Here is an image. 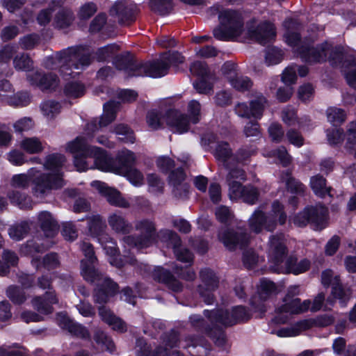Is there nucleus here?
I'll list each match as a JSON object with an SVG mask.
<instances>
[{"mask_svg": "<svg viewBox=\"0 0 356 356\" xmlns=\"http://www.w3.org/2000/svg\"><path fill=\"white\" fill-rule=\"evenodd\" d=\"M66 150L74 156V164L78 171L97 168L102 171L122 174L135 163L136 156L129 149L120 151L115 161L100 147L88 145L84 138L76 137L66 145Z\"/></svg>", "mask_w": 356, "mask_h": 356, "instance_id": "obj_1", "label": "nucleus"}, {"mask_svg": "<svg viewBox=\"0 0 356 356\" xmlns=\"http://www.w3.org/2000/svg\"><path fill=\"white\" fill-rule=\"evenodd\" d=\"M81 249L86 257L81 263V275L87 282H96L94 301L99 304L106 303L111 297L118 293V286L109 277L95 270L94 263L97 258L95 257L93 248L90 243L83 242L81 244Z\"/></svg>", "mask_w": 356, "mask_h": 356, "instance_id": "obj_2", "label": "nucleus"}, {"mask_svg": "<svg viewBox=\"0 0 356 356\" xmlns=\"http://www.w3.org/2000/svg\"><path fill=\"white\" fill-rule=\"evenodd\" d=\"M65 162V157L63 155L51 154L47 157L44 164V168L51 172L35 176L33 168L29 170V175L33 177L31 193L35 198L43 200L53 190L60 189L65 186L63 174L60 170Z\"/></svg>", "mask_w": 356, "mask_h": 356, "instance_id": "obj_3", "label": "nucleus"}, {"mask_svg": "<svg viewBox=\"0 0 356 356\" xmlns=\"http://www.w3.org/2000/svg\"><path fill=\"white\" fill-rule=\"evenodd\" d=\"M91 54L88 49L82 46L70 47L48 57L45 66L49 69H59L66 79L74 76L72 70H83L91 63Z\"/></svg>", "mask_w": 356, "mask_h": 356, "instance_id": "obj_4", "label": "nucleus"}, {"mask_svg": "<svg viewBox=\"0 0 356 356\" xmlns=\"http://www.w3.org/2000/svg\"><path fill=\"white\" fill-rule=\"evenodd\" d=\"M284 38L286 42L306 62H323L326 60L328 54V58L332 64H336L337 60L342 58L341 52L338 49H333L327 42L316 48H311L300 40L298 33L290 31L289 30L285 33Z\"/></svg>", "mask_w": 356, "mask_h": 356, "instance_id": "obj_5", "label": "nucleus"}, {"mask_svg": "<svg viewBox=\"0 0 356 356\" xmlns=\"http://www.w3.org/2000/svg\"><path fill=\"white\" fill-rule=\"evenodd\" d=\"M220 26L213 31L214 37L220 40H229L241 35L243 21L236 11L225 10L219 14Z\"/></svg>", "mask_w": 356, "mask_h": 356, "instance_id": "obj_6", "label": "nucleus"}, {"mask_svg": "<svg viewBox=\"0 0 356 356\" xmlns=\"http://www.w3.org/2000/svg\"><path fill=\"white\" fill-rule=\"evenodd\" d=\"M51 246V242L41 243L38 241H30L21 247L20 251L22 254L30 255L33 257L31 264L37 270H40L42 267L47 270H51L58 267L60 264L58 256L56 253L47 254L42 259L34 256L35 253L42 252Z\"/></svg>", "mask_w": 356, "mask_h": 356, "instance_id": "obj_7", "label": "nucleus"}, {"mask_svg": "<svg viewBox=\"0 0 356 356\" xmlns=\"http://www.w3.org/2000/svg\"><path fill=\"white\" fill-rule=\"evenodd\" d=\"M169 65L163 59L145 63L133 64L126 63L124 67L120 68L124 70L128 76H149L152 78H159L165 76L168 71Z\"/></svg>", "mask_w": 356, "mask_h": 356, "instance_id": "obj_8", "label": "nucleus"}, {"mask_svg": "<svg viewBox=\"0 0 356 356\" xmlns=\"http://www.w3.org/2000/svg\"><path fill=\"white\" fill-rule=\"evenodd\" d=\"M327 209L323 206L306 208L298 213L291 220L298 227H305L310 223L314 229L321 230L327 224Z\"/></svg>", "mask_w": 356, "mask_h": 356, "instance_id": "obj_9", "label": "nucleus"}, {"mask_svg": "<svg viewBox=\"0 0 356 356\" xmlns=\"http://www.w3.org/2000/svg\"><path fill=\"white\" fill-rule=\"evenodd\" d=\"M267 254L272 270L277 273H284L283 264L286 258L288 250L282 235H273L270 237Z\"/></svg>", "mask_w": 356, "mask_h": 356, "instance_id": "obj_10", "label": "nucleus"}, {"mask_svg": "<svg viewBox=\"0 0 356 356\" xmlns=\"http://www.w3.org/2000/svg\"><path fill=\"white\" fill-rule=\"evenodd\" d=\"M309 300L300 302L299 298L284 299V303L275 309V316L271 320L270 326L282 325L288 322L291 314L306 312L310 307Z\"/></svg>", "mask_w": 356, "mask_h": 356, "instance_id": "obj_11", "label": "nucleus"}, {"mask_svg": "<svg viewBox=\"0 0 356 356\" xmlns=\"http://www.w3.org/2000/svg\"><path fill=\"white\" fill-rule=\"evenodd\" d=\"M204 312L211 322L219 323L227 326L247 321L250 318L249 312L242 306L233 307L231 312L223 310L205 311Z\"/></svg>", "mask_w": 356, "mask_h": 356, "instance_id": "obj_12", "label": "nucleus"}, {"mask_svg": "<svg viewBox=\"0 0 356 356\" xmlns=\"http://www.w3.org/2000/svg\"><path fill=\"white\" fill-rule=\"evenodd\" d=\"M118 108V104L115 102H109L104 106V113L98 123L96 120H92L86 126L85 135L79 136L85 138L86 144L93 138L94 134L100 128L105 127L111 123L115 118V114Z\"/></svg>", "mask_w": 356, "mask_h": 356, "instance_id": "obj_13", "label": "nucleus"}, {"mask_svg": "<svg viewBox=\"0 0 356 356\" xmlns=\"http://www.w3.org/2000/svg\"><path fill=\"white\" fill-rule=\"evenodd\" d=\"M278 293L277 286L272 281L262 279L257 286V293L251 298V305L256 312L266 311V302Z\"/></svg>", "mask_w": 356, "mask_h": 356, "instance_id": "obj_14", "label": "nucleus"}, {"mask_svg": "<svg viewBox=\"0 0 356 356\" xmlns=\"http://www.w3.org/2000/svg\"><path fill=\"white\" fill-rule=\"evenodd\" d=\"M267 104L266 97L261 94H257L249 105L244 102L237 104L235 106V112L241 118L260 119Z\"/></svg>", "mask_w": 356, "mask_h": 356, "instance_id": "obj_15", "label": "nucleus"}, {"mask_svg": "<svg viewBox=\"0 0 356 356\" xmlns=\"http://www.w3.org/2000/svg\"><path fill=\"white\" fill-rule=\"evenodd\" d=\"M165 124L174 133L184 134L190 129L191 120L187 115L177 109H168L165 112Z\"/></svg>", "mask_w": 356, "mask_h": 356, "instance_id": "obj_16", "label": "nucleus"}, {"mask_svg": "<svg viewBox=\"0 0 356 356\" xmlns=\"http://www.w3.org/2000/svg\"><path fill=\"white\" fill-rule=\"evenodd\" d=\"M202 284L199 287V293L205 303L210 305L213 302L212 291L218 286V280L210 269H204L200 272Z\"/></svg>", "mask_w": 356, "mask_h": 356, "instance_id": "obj_17", "label": "nucleus"}, {"mask_svg": "<svg viewBox=\"0 0 356 356\" xmlns=\"http://www.w3.org/2000/svg\"><path fill=\"white\" fill-rule=\"evenodd\" d=\"M161 238L162 240L168 241V245L172 246L179 261L188 264L192 262V254L188 250L181 248V240L176 233L170 230H164L161 232Z\"/></svg>", "mask_w": 356, "mask_h": 356, "instance_id": "obj_18", "label": "nucleus"}, {"mask_svg": "<svg viewBox=\"0 0 356 356\" xmlns=\"http://www.w3.org/2000/svg\"><path fill=\"white\" fill-rule=\"evenodd\" d=\"M218 238L229 250L241 248L246 245L250 241V236L246 233L225 229L219 232Z\"/></svg>", "mask_w": 356, "mask_h": 356, "instance_id": "obj_19", "label": "nucleus"}, {"mask_svg": "<svg viewBox=\"0 0 356 356\" xmlns=\"http://www.w3.org/2000/svg\"><path fill=\"white\" fill-rule=\"evenodd\" d=\"M91 186L105 196L111 204L122 208H128L129 207V202L122 197L117 190L109 188L105 183L99 181H93L91 183Z\"/></svg>", "mask_w": 356, "mask_h": 356, "instance_id": "obj_20", "label": "nucleus"}, {"mask_svg": "<svg viewBox=\"0 0 356 356\" xmlns=\"http://www.w3.org/2000/svg\"><path fill=\"white\" fill-rule=\"evenodd\" d=\"M249 227L256 234L266 229L273 232L275 229V222L272 218H268L267 216L260 209H256L248 220Z\"/></svg>", "mask_w": 356, "mask_h": 356, "instance_id": "obj_21", "label": "nucleus"}, {"mask_svg": "<svg viewBox=\"0 0 356 356\" xmlns=\"http://www.w3.org/2000/svg\"><path fill=\"white\" fill-rule=\"evenodd\" d=\"M57 302L54 291L46 292L44 296H35L31 300L33 307L42 314H51L53 311L52 305Z\"/></svg>", "mask_w": 356, "mask_h": 356, "instance_id": "obj_22", "label": "nucleus"}, {"mask_svg": "<svg viewBox=\"0 0 356 356\" xmlns=\"http://www.w3.org/2000/svg\"><path fill=\"white\" fill-rule=\"evenodd\" d=\"M110 14L122 24L128 25L134 20L133 10L124 0L118 1L111 8Z\"/></svg>", "mask_w": 356, "mask_h": 356, "instance_id": "obj_23", "label": "nucleus"}, {"mask_svg": "<svg viewBox=\"0 0 356 356\" xmlns=\"http://www.w3.org/2000/svg\"><path fill=\"white\" fill-rule=\"evenodd\" d=\"M248 34L250 38L264 44L275 36V29L273 24L264 22L259 24L255 29H249Z\"/></svg>", "mask_w": 356, "mask_h": 356, "instance_id": "obj_24", "label": "nucleus"}, {"mask_svg": "<svg viewBox=\"0 0 356 356\" xmlns=\"http://www.w3.org/2000/svg\"><path fill=\"white\" fill-rule=\"evenodd\" d=\"M27 79L32 85H35L42 90L54 89L58 83L57 76L51 73L42 75L38 72H34L29 74Z\"/></svg>", "mask_w": 356, "mask_h": 356, "instance_id": "obj_25", "label": "nucleus"}, {"mask_svg": "<svg viewBox=\"0 0 356 356\" xmlns=\"http://www.w3.org/2000/svg\"><path fill=\"white\" fill-rule=\"evenodd\" d=\"M99 314L106 323L111 328L118 332L122 333L127 330L126 323L120 318L116 316L110 309L106 307H100L99 308Z\"/></svg>", "mask_w": 356, "mask_h": 356, "instance_id": "obj_26", "label": "nucleus"}, {"mask_svg": "<svg viewBox=\"0 0 356 356\" xmlns=\"http://www.w3.org/2000/svg\"><path fill=\"white\" fill-rule=\"evenodd\" d=\"M152 276L154 280L165 284L173 291L178 292L182 289L181 284L168 270L162 267L155 268Z\"/></svg>", "mask_w": 356, "mask_h": 356, "instance_id": "obj_27", "label": "nucleus"}, {"mask_svg": "<svg viewBox=\"0 0 356 356\" xmlns=\"http://www.w3.org/2000/svg\"><path fill=\"white\" fill-rule=\"evenodd\" d=\"M57 321L60 327L67 330L72 334L83 339L89 337V332L86 327L72 321L65 315L59 314Z\"/></svg>", "mask_w": 356, "mask_h": 356, "instance_id": "obj_28", "label": "nucleus"}, {"mask_svg": "<svg viewBox=\"0 0 356 356\" xmlns=\"http://www.w3.org/2000/svg\"><path fill=\"white\" fill-rule=\"evenodd\" d=\"M38 220L47 237L52 238L56 234L58 225L51 213L47 211H41L38 213Z\"/></svg>", "mask_w": 356, "mask_h": 356, "instance_id": "obj_29", "label": "nucleus"}, {"mask_svg": "<svg viewBox=\"0 0 356 356\" xmlns=\"http://www.w3.org/2000/svg\"><path fill=\"white\" fill-rule=\"evenodd\" d=\"M108 223L113 231L118 234L129 233L131 229V224L120 213H113L108 217Z\"/></svg>", "mask_w": 356, "mask_h": 356, "instance_id": "obj_30", "label": "nucleus"}, {"mask_svg": "<svg viewBox=\"0 0 356 356\" xmlns=\"http://www.w3.org/2000/svg\"><path fill=\"white\" fill-rule=\"evenodd\" d=\"M351 294V290L349 288H343L341 284H339L338 286H332L331 296L327 299L325 309H330V306H332L337 299L339 300L341 306H345L350 300Z\"/></svg>", "mask_w": 356, "mask_h": 356, "instance_id": "obj_31", "label": "nucleus"}, {"mask_svg": "<svg viewBox=\"0 0 356 356\" xmlns=\"http://www.w3.org/2000/svg\"><path fill=\"white\" fill-rule=\"evenodd\" d=\"M98 241L102 245L104 250L106 252V254L111 257L109 259L110 264L117 267L122 266V262L117 261V259L115 258V257L118 255L116 243L108 234H102L100 235Z\"/></svg>", "mask_w": 356, "mask_h": 356, "instance_id": "obj_32", "label": "nucleus"}, {"mask_svg": "<svg viewBox=\"0 0 356 356\" xmlns=\"http://www.w3.org/2000/svg\"><path fill=\"white\" fill-rule=\"evenodd\" d=\"M135 228L141 234L143 241L149 245L156 232L154 223L148 219L138 220L135 222Z\"/></svg>", "mask_w": 356, "mask_h": 356, "instance_id": "obj_33", "label": "nucleus"}, {"mask_svg": "<svg viewBox=\"0 0 356 356\" xmlns=\"http://www.w3.org/2000/svg\"><path fill=\"white\" fill-rule=\"evenodd\" d=\"M136 347L138 348V356H181L177 350L168 352V349L159 348L152 355L150 354L149 347L147 345L145 341L143 339H138L136 341Z\"/></svg>", "mask_w": 356, "mask_h": 356, "instance_id": "obj_34", "label": "nucleus"}, {"mask_svg": "<svg viewBox=\"0 0 356 356\" xmlns=\"http://www.w3.org/2000/svg\"><path fill=\"white\" fill-rule=\"evenodd\" d=\"M268 218H272L275 220V228L277 224L281 225L285 224L287 218L286 213L284 211V205L278 200H275L271 205V210L268 215Z\"/></svg>", "mask_w": 356, "mask_h": 356, "instance_id": "obj_35", "label": "nucleus"}, {"mask_svg": "<svg viewBox=\"0 0 356 356\" xmlns=\"http://www.w3.org/2000/svg\"><path fill=\"white\" fill-rule=\"evenodd\" d=\"M286 267L284 266V272H289L295 275H298L307 271L310 267V261L304 259L299 262L294 261L293 259H290L285 263Z\"/></svg>", "mask_w": 356, "mask_h": 356, "instance_id": "obj_36", "label": "nucleus"}, {"mask_svg": "<svg viewBox=\"0 0 356 356\" xmlns=\"http://www.w3.org/2000/svg\"><path fill=\"white\" fill-rule=\"evenodd\" d=\"M281 179L285 183L287 188L292 193L301 194L305 191V186L299 181L292 177L291 173L288 171L283 172Z\"/></svg>", "mask_w": 356, "mask_h": 356, "instance_id": "obj_37", "label": "nucleus"}, {"mask_svg": "<svg viewBox=\"0 0 356 356\" xmlns=\"http://www.w3.org/2000/svg\"><path fill=\"white\" fill-rule=\"evenodd\" d=\"M8 197L12 204L18 206L21 209H30L32 207V202L30 197L19 191H13L9 192Z\"/></svg>", "mask_w": 356, "mask_h": 356, "instance_id": "obj_38", "label": "nucleus"}, {"mask_svg": "<svg viewBox=\"0 0 356 356\" xmlns=\"http://www.w3.org/2000/svg\"><path fill=\"white\" fill-rule=\"evenodd\" d=\"M30 226L26 222L11 226L8 229V235L14 241H20L23 239L29 232Z\"/></svg>", "mask_w": 356, "mask_h": 356, "instance_id": "obj_39", "label": "nucleus"}, {"mask_svg": "<svg viewBox=\"0 0 356 356\" xmlns=\"http://www.w3.org/2000/svg\"><path fill=\"white\" fill-rule=\"evenodd\" d=\"M243 265L248 269L254 268L264 260L254 250L249 249L244 251L242 257Z\"/></svg>", "mask_w": 356, "mask_h": 356, "instance_id": "obj_40", "label": "nucleus"}, {"mask_svg": "<svg viewBox=\"0 0 356 356\" xmlns=\"http://www.w3.org/2000/svg\"><path fill=\"white\" fill-rule=\"evenodd\" d=\"M165 113H161L152 110L147 113L146 120L149 127L153 130H156L163 127L165 124L164 119Z\"/></svg>", "mask_w": 356, "mask_h": 356, "instance_id": "obj_41", "label": "nucleus"}, {"mask_svg": "<svg viewBox=\"0 0 356 356\" xmlns=\"http://www.w3.org/2000/svg\"><path fill=\"white\" fill-rule=\"evenodd\" d=\"M2 259L5 264H0V275L4 276L9 272L10 266L17 264L18 257L14 252L6 250L3 252Z\"/></svg>", "mask_w": 356, "mask_h": 356, "instance_id": "obj_42", "label": "nucleus"}, {"mask_svg": "<svg viewBox=\"0 0 356 356\" xmlns=\"http://www.w3.org/2000/svg\"><path fill=\"white\" fill-rule=\"evenodd\" d=\"M74 19L73 13L70 10L63 9L56 14L54 24L56 27L64 29L69 26Z\"/></svg>", "mask_w": 356, "mask_h": 356, "instance_id": "obj_43", "label": "nucleus"}, {"mask_svg": "<svg viewBox=\"0 0 356 356\" xmlns=\"http://www.w3.org/2000/svg\"><path fill=\"white\" fill-rule=\"evenodd\" d=\"M20 147L29 154H37L42 151L43 146L37 138H26L21 141Z\"/></svg>", "mask_w": 356, "mask_h": 356, "instance_id": "obj_44", "label": "nucleus"}, {"mask_svg": "<svg viewBox=\"0 0 356 356\" xmlns=\"http://www.w3.org/2000/svg\"><path fill=\"white\" fill-rule=\"evenodd\" d=\"M311 187L314 193L319 197H324L330 193V189L326 187L325 179L321 175H316L310 179Z\"/></svg>", "mask_w": 356, "mask_h": 356, "instance_id": "obj_45", "label": "nucleus"}, {"mask_svg": "<svg viewBox=\"0 0 356 356\" xmlns=\"http://www.w3.org/2000/svg\"><path fill=\"white\" fill-rule=\"evenodd\" d=\"M327 121L333 125H339L343 123L346 118L345 111L339 108L330 107L326 111Z\"/></svg>", "mask_w": 356, "mask_h": 356, "instance_id": "obj_46", "label": "nucleus"}, {"mask_svg": "<svg viewBox=\"0 0 356 356\" xmlns=\"http://www.w3.org/2000/svg\"><path fill=\"white\" fill-rule=\"evenodd\" d=\"M13 66L17 70L29 71L33 67V61L28 54L22 53L13 58Z\"/></svg>", "mask_w": 356, "mask_h": 356, "instance_id": "obj_47", "label": "nucleus"}, {"mask_svg": "<svg viewBox=\"0 0 356 356\" xmlns=\"http://www.w3.org/2000/svg\"><path fill=\"white\" fill-rule=\"evenodd\" d=\"M229 82L236 90L242 92L249 90L252 86V83L248 77L239 76L238 74L234 76L229 77Z\"/></svg>", "mask_w": 356, "mask_h": 356, "instance_id": "obj_48", "label": "nucleus"}, {"mask_svg": "<svg viewBox=\"0 0 356 356\" xmlns=\"http://www.w3.org/2000/svg\"><path fill=\"white\" fill-rule=\"evenodd\" d=\"M215 156L219 161H221L225 165H228L229 160L233 159L232 150L228 143H220L218 144L215 150Z\"/></svg>", "mask_w": 356, "mask_h": 356, "instance_id": "obj_49", "label": "nucleus"}, {"mask_svg": "<svg viewBox=\"0 0 356 356\" xmlns=\"http://www.w3.org/2000/svg\"><path fill=\"white\" fill-rule=\"evenodd\" d=\"M40 108L42 114L48 119L54 118L60 111V104L51 100L44 102Z\"/></svg>", "mask_w": 356, "mask_h": 356, "instance_id": "obj_50", "label": "nucleus"}, {"mask_svg": "<svg viewBox=\"0 0 356 356\" xmlns=\"http://www.w3.org/2000/svg\"><path fill=\"white\" fill-rule=\"evenodd\" d=\"M122 175L126 177L130 183L135 186H140L144 183L143 175L136 168H130L126 172H123Z\"/></svg>", "mask_w": 356, "mask_h": 356, "instance_id": "obj_51", "label": "nucleus"}, {"mask_svg": "<svg viewBox=\"0 0 356 356\" xmlns=\"http://www.w3.org/2000/svg\"><path fill=\"white\" fill-rule=\"evenodd\" d=\"M150 8L161 15L168 13L172 8L171 0H150Z\"/></svg>", "mask_w": 356, "mask_h": 356, "instance_id": "obj_52", "label": "nucleus"}, {"mask_svg": "<svg viewBox=\"0 0 356 356\" xmlns=\"http://www.w3.org/2000/svg\"><path fill=\"white\" fill-rule=\"evenodd\" d=\"M17 47L15 44H6L0 49V65L8 66L10 59L16 54Z\"/></svg>", "mask_w": 356, "mask_h": 356, "instance_id": "obj_53", "label": "nucleus"}, {"mask_svg": "<svg viewBox=\"0 0 356 356\" xmlns=\"http://www.w3.org/2000/svg\"><path fill=\"white\" fill-rule=\"evenodd\" d=\"M6 295L15 304H22L26 299L24 292L18 286H9L6 290Z\"/></svg>", "mask_w": 356, "mask_h": 356, "instance_id": "obj_54", "label": "nucleus"}, {"mask_svg": "<svg viewBox=\"0 0 356 356\" xmlns=\"http://www.w3.org/2000/svg\"><path fill=\"white\" fill-rule=\"evenodd\" d=\"M94 339L98 344L104 346L106 350L110 353H113L115 349L113 340L102 331H97L95 334Z\"/></svg>", "mask_w": 356, "mask_h": 356, "instance_id": "obj_55", "label": "nucleus"}, {"mask_svg": "<svg viewBox=\"0 0 356 356\" xmlns=\"http://www.w3.org/2000/svg\"><path fill=\"white\" fill-rule=\"evenodd\" d=\"M85 92L84 86L81 83L72 82L65 86V93L71 98H77L83 95Z\"/></svg>", "mask_w": 356, "mask_h": 356, "instance_id": "obj_56", "label": "nucleus"}, {"mask_svg": "<svg viewBox=\"0 0 356 356\" xmlns=\"http://www.w3.org/2000/svg\"><path fill=\"white\" fill-rule=\"evenodd\" d=\"M30 102V97L26 92H18L17 94H12L9 98L7 104L14 106H25Z\"/></svg>", "mask_w": 356, "mask_h": 356, "instance_id": "obj_57", "label": "nucleus"}, {"mask_svg": "<svg viewBox=\"0 0 356 356\" xmlns=\"http://www.w3.org/2000/svg\"><path fill=\"white\" fill-rule=\"evenodd\" d=\"M321 283L325 287H328L330 285L338 286L340 284L339 276L334 275L332 270L326 269L322 272Z\"/></svg>", "mask_w": 356, "mask_h": 356, "instance_id": "obj_58", "label": "nucleus"}, {"mask_svg": "<svg viewBox=\"0 0 356 356\" xmlns=\"http://www.w3.org/2000/svg\"><path fill=\"white\" fill-rule=\"evenodd\" d=\"M115 134L119 136V139L126 142L133 143L135 138L133 131L130 129L124 124H119L115 127Z\"/></svg>", "mask_w": 356, "mask_h": 356, "instance_id": "obj_59", "label": "nucleus"}, {"mask_svg": "<svg viewBox=\"0 0 356 356\" xmlns=\"http://www.w3.org/2000/svg\"><path fill=\"white\" fill-rule=\"evenodd\" d=\"M40 42V37L36 34H29L22 37L19 40V44L23 49H31Z\"/></svg>", "mask_w": 356, "mask_h": 356, "instance_id": "obj_60", "label": "nucleus"}, {"mask_svg": "<svg viewBox=\"0 0 356 356\" xmlns=\"http://www.w3.org/2000/svg\"><path fill=\"white\" fill-rule=\"evenodd\" d=\"M201 106L196 100H191L188 104V119L193 124H196L200 121Z\"/></svg>", "mask_w": 356, "mask_h": 356, "instance_id": "obj_61", "label": "nucleus"}, {"mask_svg": "<svg viewBox=\"0 0 356 356\" xmlns=\"http://www.w3.org/2000/svg\"><path fill=\"white\" fill-rule=\"evenodd\" d=\"M215 214L218 220L222 223H229L234 218L232 212L225 206L216 208Z\"/></svg>", "mask_w": 356, "mask_h": 356, "instance_id": "obj_62", "label": "nucleus"}, {"mask_svg": "<svg viewBox=\"0 0 356 356\" xmlns=\"http://www.w3.org/2000/svg\"><path fill=\"white\" fill-rule=\"evenodd\" d=\"M30 183V177L26 174H18L13 176L10 185L15 188H26Z\"/></svg>", "mask_w": 356, "mask_h": 356, "instance_id": "obj_63", "label": "nucleus"}, {"mask_svg": "<svg viewBox=\"0 0 356 356\" xmlns=\"http://www.w3.org/2000/svg\"><path fill=\"white\" fill-rule=\"evenodd\" d=\"M227 182L229 186V197L231 200H238L243 196L245 187L243 186L241 182L236 181Z\"/></svg>", "mask_w": 356, "mask_h": 356, "instance_id": "obj_64", "label": "nucleus"}]
</instances>
